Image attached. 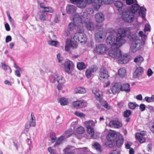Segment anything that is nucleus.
Returning <instances> with one entry per match:
<instances>
[{"mask_svg": "<svg viewBox=\"0 0 154 154\" xmlns=\"http://www.w3.org/2000/svg\"><path fill=\"white\" fill-rule=\"evenodd\" d=\"M45 9H46L43 11L45 13V12L53 13L54 11V10L52 8L50 7H46Z\"/></svg>", "mask_w": 154, "mask_h": 154, "instance_id": "50", "label": "nucleus"}, {"mask_svg": "<svg viewBox=\"0 0 154 154\" xmlns=\"http://www.w3.org/2000/svg\"><path fill=\"white\" fill-rule=\"evenodd\" d=\"M135 137L139 142L141 143H143L145 141L144 136H141V135L139 133H136L135 134Z\"/></svg>", "mask_w": 154, "mask_h": 154, "instance_id": "34", "label": "nucleus"}, {"mask_svg": "<svg viewBox=\"0 0 154 154\" xmlns=\"http://www.w3.org/2000/svg\"><path fill=\"white\" fill-rule=\"evenodd\" d=\"M102 2L101 0H95L94 4V8L96 9H98L101 6Z\"/></svg>", "mask_w": 154, "mask_h": 154, "instance_id": "35", "label": "nucleus"}, {"mask_svg": "<svg viewBox=\"0 0 154 154\" xmlns=\"http://www.w3.org/2000/svg\"><path fill=\"white\" fill-rule=\"evenodd\" d=\"M121 90L123 91L128 92L130 91V85L128 83H125L122 85L121 84Z\"/></svg>", "mask_w": 154, "mask_h": 154, "instance_id": "29", "label": "nucleus"}, {"mask_svg": "<svg viewBox=\"0 0 154 154\" xmlns=\"http://www.w3.org/2000/svg\"><path fill=\"white\" fill-rule=\"evenodd\" d=\"M1 65L2 66V69H3L4 70H7L8 68H9L10 69V73L11 72V70L10 68V67L7 65H6L5 64H4L3 63H1Z\"/></svg>", "mask_w": 154, "mask_h": 154, "instance_id": "47", "label": "nucleus"}, {"mask_svg": "<svg viewBox=\"0 0 154 154\" xmlns=\"http://www.w3.org/2000/svg\"><path fill=\"white\" fill-rule=\"evenodd\" d=\"M73 104L74 108L80 109L86 106L87 105V103L86 101L83 100H78L74 101Z\"/></svg>", "mask_w": 154, "mask_h": 154, "instance_id": "15", "label": "nucleus"}, {"mask_svg": "<svg viewBox=\"0 0 154 154\" xmlns=\"http://www.w3.org/2000/svg\"><path fill=\"white\" fill-rule=\"evenodd\" d=\"M84 124L86 127L87 132L91 135V137H92L94 134V130L93 127L95 125L94 122L90 120L85 122Z\"/></svg>", "mask_w": 154, "mask_h": 154, "instance_id": "8", "label": "nucleus"}, {"mask_svg": "<svg viewBox=\"0 0 154 154\" xmlns=\"http://www.w3.org/2000/svg\"><path fill=\"white\" fill-rule=\"evenodd\" d=\"M76 8L75 6L69 5L66 7V11L68 14H72L75 12Z\"/></svg>", "mask_w": 154, "mask_h": 154, "instance_id": "25", "label": "nucleus"}, {"mask_svg": "<svg viewBox=\"0 0 154 154\" xmlns=\"http://www.w3.org/2000/svg\"><path fill=\"white\" fill-rule=\"evenodd\" d=\"M64 67L65 71L68 73L70 74L73 71L74 65L72 62L67 60L65 62Z\"/></svg>", "mask_w": 154, "mask_h": 154, "instance_id": "12", "label": "nucleus"}, {"mask_svg": "<svg viewBox=\"0 0 154 154\" xmlns=\"http://www.w3.org/2000/svg\"><path fill=\"white\" fill-rule=\"evenodd\" d=\"M132 143L130 142H127L126 143L125 145V147L127 149H130L131 148L130 147L132 145Z\"/></svg>", "mask_w": 154, "mask_h": 154, "instance_id": "58", "label": "nucleus"}, {"mask_svg": "<svg viewBox=\"0 0 154 154\" xmlns=\"http://www.w3.org/2000/svg\"><path fill=\"white\" fill-rule=\"evenodd\" d=\"M114 5L117 8H121L123 6V4L120 1H116L115 2Z\"/></svg>", "mask_w": 154, "mask_h": 154, "instance_id": "43", "label": "nucleus"}, {"mask_svg": "<svg viewBox=\"0 0 154 154\" xmlns=\"http://www.w3.org/2000/svg\"><path fill=\"white\" fill-rule=\"evenodd\" d=\"M98 69L97 66L95 65L89 67L85 72V75L88 78H90L92 74L95 72Z\"/></svg>", "mask_w": 154, "mask_h": 154, "instance_id": "14", "label": "nucleus"}, {"mask_svg": "<svg viewBox=\"0 0 154 154\" xmlns=\"http://www.w3.org/2000/svg\"><path fill=\"white\" fill-rule=\"evenodd\" d=\"M74 92L75 94H84L85 93L86 90L84 88L77 87L75 88Z\"/></svg>", "mask_w": 154, "mask_h": 154, "instance_id": "30", "label": "nucleus"}, {"mask_svg": "<svg viewBox=\"0 0 154 154\" xmlns=\"http://www.w3.org/2000/svg\"><path fill=\"white\" fill-rule=\"evenodd\" d=\"M110 89L113 94L118 93L121 90V84L118 83L112 84Z\"/></svg>", "mask_w": 154, "mask_h": 154, "instance_id": "17", "label": "nucleus"}, {"mask_svg": "<svg viewBox=\"0 0 154 154\" xmlns=\"http://www.w3.org/2000/svg\"><path fill=\"white\" fill-rule=\"evenodd\" d=\"M93 93L94 94L95 97L100 103V105L99 104H97V107L99 109H102V106H104L107 109H110V106L106 101L102 100L101 96L102 95V92L100 91L99 89L96 88H94L92 89Z\"/></svg>", "mask_w": 154, "mask_h": 154, "instance_id": "4", "label": "nucleus"}, {"mask_svg": "<svg viewBox=\"0 0 154 154\" xmlns=\"http://www.w3.org/2000/svg\"><path fill=\"white\" fill-rule=\"evenodd\" d=\"M122 17L125 22L131 23L135 18V15L130 10H125L122 12Z\"/></svg>", "mask_w": 154, "mask_h": 154, "instance_id": "7", "label": "nucleus"}, {"mask_svg": "<svg viewBox=\"0 0 154 154\" xmlns=\"http://www.w3.org/2000/svg\"><path fill=\"white\" fill-rule=\"evenodd\" d=\"M143 58L142 56L138 55L134 58V61L136 64L140 65L143 61Z\"/></svg>", "mask_w": 154, "mask_h": 154, "instance_id": "31", "label": "nucleus"}, {"mask_svg": "<svg viewBox=\"0 0 154 154\" xmlns=\"http://www.w3.org/2000/svg\"><path fill=\"white\" fill-rule=\"evenodd\" d=\"M143 72V68L140 67H137L133 73V76L138 78L141 76Z\"/></svg>", "mask_w": 154, "mask_h": 154, "instance_id": "24", "label": "nucleus"}, {"mask_svg": "<svg viewBox=\"0 0 154 154\" xmlns=\"http://www.w3.org/2000/svg\"><path fill=\"white\" fill-rule=\"evenodd\" d=\"M95 19L97 22H102L105 20L104 15L101 12H98L95 15Z\"/></svg>", "mask_w": 154, "mask_h": 154, "instance_id": "23", "label": "nucleus"}, {"mask_svg": "<svg viewBox=\"0 0 154 154\" xmlns=\"http://www.w3.org/2000/svg\"><path fill=\"white\" fill-rule=\"evenodd\" d=\"M129 38L131 43L130 49L132 52H134L140 49L138 47L140 42L139 37L137 34L134 33H130Z\"/></svg>", "mask_w": 154, "mask_h": 154, "instance_id": "5", "label": "nucleus"}, {"mask_svg": "<svg viewBox=\"0 0 154 154\" xmlns=\"http://www.w3.org/2000/svg\"><path fill=\"white\" fill-rule=\"evenodd\" d=\"M48 44L49 45L51 46H57L58 45L59 42L57 41L52 40L48 41Z\"/></svg>", "mask_w": 154, "mask_h": 154, "instance_id": "41", "label": "nucleus"}, {"mask_svg": "<svg viewBox=\"0 0 154 154\" xmlns=\"http://www.w3.org/2000/svg\"><path fill=\"white\" fill-rule=\"evenodd\" d=\"M76 123V122H73L71 124V129L69 130L68 131H66L64 134V136H63L64 137V139L69 137L71 136L73 133V131H72V128H73V129H74L75 127Z\"/></svg>", "mask_w": 154, "mask_h": 154, "instance_id": "22", "label": "nucleus"}, {"mask_svg": "<svg viewBox=\"0 0 154 154\" xmlns=\"http://www.w3.org/2000/svg\"><path fill=\"white\" fill-rule=\"evenodd\" d=\"M64 140V138L63 136H61L60 137L54 145V147H55L58 146L61 143H62V141Z\"/></svg>", "mask_w": 154, "mask_h": 154, "instance_id": "36", "label": "nucleus"}, {"mask_svg": "<svg viewBox=\"0 0 154 154\" xmlns=\"http://www.w3.org/2000/svg\"><path fill=\"white\" fill-rule=\"evenodd\" d=\"M21 72V69H17L15 71V75L17 77H20L21 76L20 72Z\"/></svg>", "mask_w": 154, "mask_h": 154, "instance_id": "51", "label": "nucleus"}, {"mask_svg": "<svg viewBox=\"0 0 154 154\" xmlns=\"http://www.w3.org/2000/svg\"><path fill=\"white\" fill-rule=\"evenodd\" d=\"M106 34V32L103 31H97L95 34V40L97 42L103 41L105 39Z\"/></svg>", "mask_w": 154, "mask_h": 154, "instance_id": "13", "label": "nucleus"}, {"mask_svg": "<svg viewBox=\"0 0 154 154\" xmlns=\"http://www.w3.org/2000/svg\"><path fill=\"white\" fill-rule=\"evenodd\" d=\"M86 28L89 30L92 31L94 29V26L93 22L90 21V19L88 18H85L84 20Z\"/></svg>", "mask_w": 154, "mask_h": 154, "instance_id": "20", "label": "nucleus"}, {"mask_svg": "<svg viewBox=\"0 0 154 154\" xmlns=\"http://www.w3.org/2000/svg\"><path fill=\"white\" fill-rule=\"evenodd\" d=\"M5 28L7 31H9L10 30V26L8 23H6L5 25Z\"/></svg>", "mask_w": 154, "mask_h": 154, "instance_id": "63", "label": "nucleus"}, {"mask_svg": "<svg viewBox=\"0 0 154 154\" xmlns=\"http://www.w3.org/2000/svg\"><path fill=\"white\" fill-rule=\"evenodd\" d=\"M124 140L122 137H120L116 141V144L118 146H121L123 143Z\"/></svg>", "mask_w": 154, "mask_h": 154, "instance_id": "40", "label": "nucleus"}, {"mask_svg": "<svg viewBox=\"0 0 154 154\" xmlns=\"http://www.w3.org/2000/svg\"><path fill=\"white\" fill-rule=\"evenodd\" d=\"M150 30V26L148 24H146L145 26L144 31H149Z\"/></svg>", "mask_w": 154, "mask_h": 154, "instance_id": "61", "label": "nucleus"}, {"mask_svg": "<svg viewBox=\"0 0 154 154\" xmlns=\"http://www.w3.org/2000/svg\"><path fill=\"white\" fill-rule=\"evenodd\" d=\"M46 14L43 11H40L38 12L37 16L39 19L42 21H45L47 20L46 17Z\"/></svg>", "mask_w": 154, "mask_h": 154, "instance_id": "26", "label": "nucleus"}, {"mask_svg": "<svg viewBox=\"0 0 154 154\" xmlns=\"http://www.w3.org/2000/svg\"><path fill=\"white\" fill-rule=\"evenodd\" d=\"M73 23H70L69 25V30L70 31H73L75 28L76 26L80 28L79 26L82 25V19L79 17L78 14H75L73 18Z\"/></svg>", "mask_w": 154, "mask_h": 154, "instance_id": "6", "label": "nucleus"}, {"mask_svg": "<svg viewBox=\"0 0 154 154\" xmlns=\"http://www.w3.org/2000/svg\"><path fill=\"white\" fill-rule=\"evenodd\" d=\"M126 32V30L125 29L120 28L118 29L116 38L113 35H110L106 39L107 43L111 46L112 48L115 47H120L126 42L125 37Z\"/></svg>", "mask_w": 154, "mask_h": 154, "instance_id": "1", "label": "nucleus"}, {"mask_svg": "<svg viewBox=\"0 0 154 154\" xmlns=\"http://www.w3.org/2000/svg\"><path fill=\"white\" fill-rule=\"evenodd\" d=\"M76 131L79 134H82L84 132V129L82 127H80L77 128Z\"/></svg>", "mask_w": 154, "mask_h": 154, "instance_id": "46", "label": "nucleus"}, {"mask_svg": "<svg viewBox=\"0 0 154 154\" xmlns=\"http://www.w3.org/2000/svg\"><path fill=\"white\" fill-rule=\"evenodd\" d=\"M103 2L106 4H109L111 3L113 0H102Z\"/></svg>", "mask_w": 154, "mask_h": 154, "instance_id": "62", "label": "nucleus"}, {"mask_svg": "<svg viewBox=\"0 0 154 154\" xmlns=\"http://www.w3.org/2000/svg\"><path fill=\"white\" fill-rule=\"evenodd\" d=\"M118 73L120 77H123L126 75V70L124 68H121L119 70Z\"/></svg>", "mask_w": 154, "mask_h": 154, "instance_id": "33", "label": "nucleus"}, {"mask_svg": "<svg viewBox=\"0 0 154 154\" xmlns=\"http://www.w3.org/2000/svg\"><path fill=\"white\" fill-rule=\"evenodd\" d=\"M131 114V112L129 110H126L124 113V116L125 117H128Z\"/></svg>", "mask_w": 154, "mask_h": 154, "instance_id": "49", "label": "nucleus"}, {"mask_svg": "<svg viewBox=\"0 0 154 154\" xmlns=\"http://www.w3.org/2000/svg\"><path fill=\"white\" fill-rule=\"evenodd\" d=\"M147 108L149 110V112L151 113H154V107L150 105L148 106Z\"/></svg>", "mask_w": 154, "mask_h": 154, "instance_id": "54", "label": "nucleus"}, {"mask_svg": "<svg viewBox=\"0 0 154 154\" xmlns=\"http://www.w3.org/2000/svg\"><path fill=\"white\" fill-rule=\"evenodd\" d=\"M99 76L100 78L103 79L108 78L109 75L108 72L106 68L102 67L100 69L99 72Z\"/></svg>", "mask_w": 154, "mask_h": 154, "instance_id": "18", "label": "nucleus"}, {"mask_svg": "<svg viewBox=\"0 0 154 154\" xmlns=\"http://www.w3.org/2000/svg\"><path fill=\"white\" fill-rule=\"evenodd\" d=\"M128 106L131 109H134L136 107L138 106V105L135 102H129Z\"/></svg>", "mask_w": 154, "mask_h": 154, "instance_id": "39", "label": "nucleus"}, {"mask_svg": "<svg viewBox=\"0 0 154 154\" xmlns=\"http://www.w3.org/2000/svg\"><path fill=\"white\" fill-rule=\"evenodd\" d=\"M54 134L51 133L50 134V138L51 140L52 143H53L55 142V141L56 140V137H55V135L53 136V137L52 136V135H53Z\"/></svg>", "mask_w": 154, "mask_h": 154, "instance_id": "56", "label": "nucleus"}, {"mask_svg": "<svg viewBox=\"0 0 154 154\" xmlns=\"http://www.w3.org/2000/svg\"><path fill=\"white\" fill-rule=\"evenodd\" d=\"M93 146L97 151H101V147L99 144L97 143H95L93 144Z\"/></svg>", "mask_w": 154, "mask_h": 154, "instance_id": "44", "label": "nucleus"}, {"mask_svg": "<svg viewBox=\"0 0 154 154\" xmlns=\"http://www.w3.org/2000/svg\"><path fill=\"white\" fill-rule=\"evenodd\" d=\"M109 126L112 128H118L122 126V123L117 121H111L109 123Z\"/></svg>", "mask_w": 154, "mask_h": 154, "instance_id": "21", "label": "nucleus"}, {"mask_svg": "<svg viewBox=\"0 0 154 154\" xmlns=\"http://www.w3.org/2000/svg\"><path fill=\"white\" fill-rule=\"evenodd\" d=\"M146 106L143 104H141L139 106V109L141 111L143 112L145 109Z\"/></svg>", "mask_w": 154, "mask_h": 154, "instance_id": "55", "label": "nucleus"}, {"mask_svg": "<svg viewBox=\"0 0 154 154\" xmlns=\"http://www.w3.org/2000/svg\"><path fill=\"white\" fill-rule=\"evenodd\" d=\"M117 136L116 132L114 131H112L108 134L106 138L108 141L110 143L108 144L109 147H111L112 146V143L117 138Z\"/></svg>", "mask_w": 154, "mask_h": 154, "instance_id": "9", "label": "nucleus"}, {"mask_svg": "<svg viewBox=\"0 0 154 154\" xmlns=\"http://www.w3.org/2000/svg\"><path fill=\"white\" fill-rule=\"evenodd\" d=\"M70 2L71 3L76 5L80 8H85L87 3L85 0H70Z\"/></svg>", "mask_w": 154, "mask_h": 154, "instance_id": "16", "label": "nucleus"}, {"mask_svg": "<svg viewBox=\"0 0 154 154\" xmlns=\"http://www.w3.org/2000/svg\"><path fill=\"white\" fill-rule=\"evenodd\" d=\"M11 37L10 35H8L6 36L5 42L6 43H8L11 40Z\"/></svg>", "mask_w": 154, "mask_h": 154, "instance_id": "60", "label": "nucleus"}, {"mask_svg": "<svg viewBox=\"0 0 154 154\" xmlns=\"http://www.w3.org/2000/svg\"><path fill=\"white\" fill-rule=\"evenodd\" d=\"M84 29L82 27L78 29V32L75 33L73 37V39L76 42L68 39L66 42L65 50L66 51H69L70 48H76L78 47L77 42L82 44L85 43L87 40L86 35L83 33Z\"/></svg>", "mask_w": 154, "mask_h": 154, "instance_id": "2", "label": "nucleus"}, {"mask_svg": "<svg viewBox=\"0 0 154 154\" xmlns=\"http://www.w3.org/2000/svg\"><path fill=\"white\" fill-rule=\"evenodd\" d=\"M73 146H68L63 150L65 154H75L72 150Z\"/></svg>", "mask_w": 154, "mask_h": 154, "instance_id": "32", "label": "nucleus"}, {"mask_svg": "<svg viewBox=\"0 0 154 154\" xmlns=\"http://www.w3.org/2000/svg\"><path fill=\"white\" fill-rule=\"evenodd\" d=\"M146 11V9L143 7H141L139 9V14L143 19L145 18Z\"/></svg>", "mask_w": 154, "mask_h": 154, "instance_id": "28", "label": "nucleus"}, {"mask_svg": "<svg viewBox=\"0 0 154 154\" xmlns=\"http://www.w3.org/2000/svg\"><path fill=\"white\" fill-rule=\"evenodd\" d=\"M123 1L125 2L126 4L128 5H130L131 4H133L136 2L135 0H123Z\"/></svg>", "mask_w": 154, "mask_h": 154, "instance_id": "53", "label": "nucleus"}, {"mask_svg": "<svg viewBox=\"0 0 154 154\" xmlns=\"http://www.w3.org/2000/svg\"><path fill=\"white\" fill-rule=\"evenodd\" d=\"M135 2H136L133 4L132 5L130 8V10L134 14L137 11L139 7V6L137 4V1L136 0H135Z\"/></svg>", "mask_w": 154, "mask_h": 154, "instance_id": "27", "label": "nucleus"}, {"mask_svg": "<svg viewBox=\"0 0 154 154\" xmlns=\"http://www.w3.org/2000/svg\"><path fill=\"white\" fill-rule=\"evenodd\" d=\"M57 58L59 63H61L63 60V58L61 57L60 54H58L57 55Z\"/></svg>", "mask_w": 154, "mask_h": 154, "instance_id": "57", "label": "nucleus"}, {"mask_svg": "<svg viewBox=\"0 0 154 154\" xmlns=\"http://www.w3.org/2000/svg\"><path fill=\"white\" fill-rule=\"evenodd\" d=\"M50 81L52 82H55L57 81L58 83L61 84L65 82L64 79L61 75L58 74H53L50 77Z\"/></svg>", "mask_w": 154, "mask_h": 154, "instance_id": "10", "label": "nucleus"}, {"mask_svg": "<svg viewBox=\"0 0 154 154\" xmlns=\"http://www.w3.org/2000/svg\"><path fill=\"white\" fill-rule=\"evenodd\" d=\"M119 48L115 47L112 48L109 51V55L114 59L116 60L119 63H126L129 61L130 56L127 54L122 55Z\"/></svg>", "mask_w": 154, "mask_h": 154, "instance_id": "3", "label": "nucleus"}, {"mask_svg": "<svg viewBox=\"0 0 154 154\" xmlns=\"http://www.w3.org/2000/svg\"><path fill=\"white\" fill-rule=\"evenodd\" d=\"M77 67L79 69L82 70L85 68V66L83 62L79 63L77 64Z\"/></svg>", "mask_w": 154, "mask_h": 154, "instance_id": "42", "label": "nucleus"}, {"mask_svg": "<svg viewBox=\"0 0 154 154\" xmlns=\"http://www.w3.org/2000/svg\"><path fill=\"white\" fill-rule=\"evenodd\" d=\"M86 11L88 14H92L94 12L93 9L91 8H87L86 9Z\"/></svg>", "mask_w": 154, "mask_h": 154, "instance_id": "59", "label": "nucleus"}, {"mask_svg": "<svg viewBox=\"0 0 154 154\" xmlns=\"http://www.w3.org/2000/svg\"><path fill=\"white\" fill-rule=\"evenodd\" d=\"M59 102L62 106L66 105L68 103V99L64 97H61L60 98Z\"/></svg>", "mask_w": 154, "mask_h": 154, "instance_id": "37", "label": "nucleus"}, {"mask_svg": "<svg viewBox=\"0 0 154 154\" xmlns=\"http://www.w3.org/2000/svg\"><path fill=\"white\" fill-rule=\"evenodd\" d=\"M107 50L106 46L103 44L97 45L94 48V53L97 54H102L104 53Z\"/></svg>", "mask_w": 154, "mask_h": 154, "instance_id": "11", "label": "nucleus"}, {"mask_svg": "<svg viewBox=\"0 0 154 154\" xmlns=\"http://www.w3.org/2000/svg\"><path fill=\"white\" fill-rule=\"evenodd\" d=\"M35 125V117L34 115H32V113H31L30 121L29 122H27L26 124L25 128L26 129H29L31 127H34Z\"/></svg>", "mask_w": 154, "mask_h": 154, "instance_id": "19", "label": "nucleus"}, {"mask_svg": "<svg viewBox=\"0 0 154 154\" xmlns=\"http://www.w3.org/2000/svg\"><path fill=\"white\" fill-rule=\"evenodd\" d=\"M48 150L49 152L51 154H57L56 150L52 149L51 147H48Z\"/></svg>", "mask_w": 154, "mask_h": 154, "instance_id": "52", "label": "nucleus"}, {"mask_svg": "<svg viewBox=\"0 0 154 154\" xmlns=\"http://www.w3.org/2000/svg\"><path fill=\"white\" fill-rule=\"evenodd\" d=\"M144 100L147 102L149 103L154 101V95H152L151 97H146Z\"/></svg>", "mask_w": 154, "mask_h": 154, "instance_id": "38", "label": "nucleus"}, {"mask_svg": "<svg viewBox=\"0 0 154 154\" xmlns=\"http://www.w3.org/2000/svg\"><path fill=\"white\" fill-rule=\"evenodd\" d=\"M110 154H120V153L117 150H113L110 152Z\"/></svg>", "mask_w": 154, "mask_h": 154, "instance_id": "64", "label": "nucleus"}, {"mask_svg": "<svg viewBox=\"0 0 154 154\" xmlns=\"http://www.w3.org/2000/svg\"><path fill=\"white\" fill-rule=\"evenodd\" d=\"M79 15V17L82 19V20H83V19H84L86 18L87 16V13L86 12H82L81 13V16H80L78 14H77Z\"/></svg>", "mask_w": 154, "mask_h": 154, "instance_id": "45", "label": "nucleus"}, {"mask_svg": "<svg viewBox=\"0 0 154 154\" xmlns=\"http://www.w3.org/2000/svg\"><path fill=\"white\" fill-rule=\"evenodd\" d=\"M75 114L76 116L81 118H84L85 117V115L84 113L82 112H80L78 111H76L75 113Z\"/></svg>", "mask_w": 154, "mask_h": 154, "instance_id": "48", "label": "nucleus"}]
</instances>
